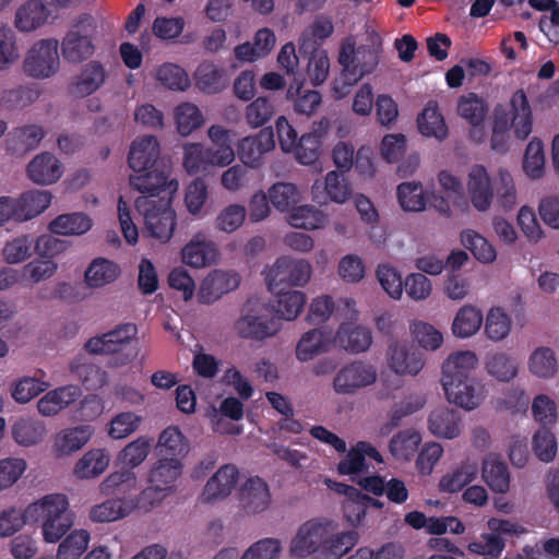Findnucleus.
<instances>
[{
	"mask_svg": "<svg viewBox=\"0 0 559 559\" xmlns=\"http://www.w3.org/2000/svg\"><path fill=\"white\" fill-rule=\"evenodd\" d=\"M151 449V440L146 437H140L128 443L119 453L118 460L128 469L139 466L148 455Z\"/></svg>",
	"mask_w": 559,
	"mask_h": 559,
	"instance_id": "obj_59",
	"label": "nucleus"
},
{
	"mask_svg": "<svg viewBox=\"0 0 559 559\" xmlns=\"http://www.w3.org/2000/svg\"><path fill=\"white\" fill-rule=\"evenodd\" d=\"M512 118L503 106H497L493 114L492 132L506 133L513 128L518 139L525 140L532 132L533 116L523 88L515 91L510 99Z\"/></svg>",
	"mask_w": 559,
	"mask_h": 559,
	"instance_id": "obj_8",
	"label": "nucleus"
},
{
	"mask_svg": "<svg viewBox=\"0 0 559 559\" xmlns=\"http://www.w3.org/2000/svg\"><path fill=\"white\" fill-rule=\"evenodd\" d=\"M468 193L472 204L478 211H486L492 200V188L486 168L481 165H474L468 174Z\"/></svg>",
	"mask_w": 559,
	"mask_h": 559,
	"instance_id": "obj_25",
	"label": "nucleus"
},
{
	"mask_svg": "<svg viewBox=\"0 0 559 559\" xmlns=\"http://www.w3.org/2000/svg\"><path fill=\"white\" fill-rule=\"evenodd\" d=\"M396 194L404 211L419 212L425 210L426 199L420 182H403L397 186Z\"/></svg>",
	"mask_w": 559,
	"mask_h": 559,
	"instance_id": "obj_51",
	"label": "nucleus"
},
{
	"mask_svg": "<svg viewBox=\"0 0 559 559\" xmlns=\"http://www.w3.org/2000/svg\"><path fill=\"white\" fill-rule=\"evenodd\" d=\"M275 147L272 128H262L257 134L241 139L237 144V154L243 165L259 168L263 165L264 155Z\"/></svg>",
	"mask_w": 559,
	"mask_h": 559,
	"instance_id": "obj_13",
	"label": "nucleus"
},
{
	"mask_svg": "<svg viewBox=\"0 0 559 559\" xmlns=\"http://www.w3.org/2000/svg\"><path fill=\"white\" fill-rule=\"evenodd\" d=\"M418 129L426 136L443 140L448 135V128L443 116L439 112L437 104L429 103L417 118Z\"/></svg>",
	"mask_w": 559,
	"mask_h": 559,
	"instance_id": "obj_38",
	"label": "nucleus"
},
{
	"mask_svg": "<svg viewBox=\"0 0 559 559\" xmlns=\"http://www.w3.org/2000/svg\"><path fill=\"white\" fill-rule=\"evenodd\" d=\"M307 34L301 35L300 50H311L308 59L307 73L313 86L322 84L329 74L330 60L325 50L317 49L306 40Z\"/></svg>",
	"mask_w": 559,
	"mask_h": 559,
	"instance_id": "obj_36",
	"label": "nucleus"
},
{
	"mask_svg": "<svg viewBox=\"0 0 559 559\" xmlns=\"http://www.w3.org/2000/svg\"><path fill=\"white\" fill-rule=\"evenodd\" d=\"M377 380L376 368L361 360L345 365L333 380V389L338 394H354L357 390L373 384Z\"/></svg>",
	"mask_w": 559,
	"mask_h": 559,
	"instance_id": "obj_11",
	"label": "nucleus"
},
{
	"mask_svg": "<svg viewBox=\"0 0 559 559\" xmlns=\"http://www.w3.org/2000/svg\"><path fill=\"white\" fill-rule=\"evenodd\" d=\"M210 165V150L200 143L185 145L183 166L188 174L205 173Z\"/></svg>",
	"mask_w": 559,
	"mask_h": 559,
	"instance_id": "obj_55",
	"label": "nucleus"
},
{
	"mask_svg": "<svg viewBox=\"0 0 559 559\" xmlns=\"http://www.w3.org/2000/svg\"><path fill=\"white\" fill-rule=\"evenodd\" d=\"M428 426L432 435L439 438L453 439L460 433V416L453 409L439 407L430 413Z\"/></svg>",
	"mask_w": 559,
	"mask_h": 559,
	"instance_id": "obj_33",
	"label": "nucleus"
},
{
	"mask_svg": "<svg viewBox=\"0 0 559 559\" xmlns=\"http://www.w3.org/2000/svg\"><path fill=\"white\" fill-rule=\"evenodd\" d=\"M50 10L43 0H26L14 13V27L24 34H29L46 25Z\"/></svg>",
	"mask_w": 559,
	"mask_h": 559,
	"instance_id": "obj_17",
	"label": "nucleus"
},
{
	"mask_svg": "<svg viewBox=\"0 0 559 559\" xmlns=\"http://www.w3.org/2000/svg\"><path fill=\"white\" fill-rule=\"evenodd\" d=\"M171 160H163L158 166L152 167L148 170L130 175V186L140 192L141 197H147L151 200H155L157 197L158 199L165 197L170 200L179 188L178 181L171 178Z\"/></svg>",
	"mask_w": 559,
	"mask_h": 559,
	"instance_id": "obj_7",
	"label": "nucleus"
},
{
	"mask_svg": "<svg viewBox=\"0 0 559 559\" xmlns=\"http://www.w3.org/2000/svg\"><path fill=\"white\" fill-rule=\"evenodd\" d=\"M155 78L163 86L173 91H185L189 86L187 73L174 63H164L157 67Z\"/></svg>",
	"mask_w": 559,
	"mask_h": 559,
	"instance_id": "obj_56",
	"label": "nucleus"
},
{
	"mask_svg": "<svg viewBox=\"0 0 559 559\" xmlns=\"http://www.w3.org/2000/svg\"><path fill=\"white\" fill-rule=\"evenodd\" d=\"M275 115V105L270 97L260 96L247 105L245 119L250 128L264 127Z\"/></svg>",
	"mask_w": 559,
	"mask_h": 559,
	"instance_id": "obj_44",
	"label": "nucleus"
},
{
	"mask_svg": "<svg viewBox=\"0 0 559 559\" xmlns=\"http://www.w3.org/2000/svg\"><path fill=\"white\" fill-rule=\"evenodd\" d=\"M511 330V319L501 308L489 310L485 324V333L492 341H501Z\"/></svg>",
	"mask_w": 559,
	"mask_h": 559,
	"instance_id": "obj_64",
	"label": "nucleus"
},
{
	"mask_svg": "<svg viewBox=\"0 0 559 559\" xmlns=\"http://www.w3.org/2000/svg\"><path fill=\"white\" fill-rule=\"evenodd\" d=\"M287 97L293 98L295 111L302 115H311L321 104V95L313 90H305L302 84L293 85L287 90Z\"/></svg>",
	"mask_w": 559,
	"mask_h": 559,
	"instance_id": "obj_57",
	"label": "nucleus"
},
{
	"mask_svg": "<svg viewBox=\"0 0 559 559\" xmlns=\"http://www.w3.org/2000/svg\"><path fill=\"white\" fill-rule=\"evenodd\" d=\"M238 468L233 464L222 466L212 475V500L230 495L238 480Z\"/></svg>",
	"mask_w": 559,
	"mask_h": 559,
	"instance_id": "obj_54",
	"label": "nucleus"
},
{
	"mask_svg": "<svg viewBox=\"0 0 559 559\" xmlns=\"http://www.w3.org/2000/svg\"><path fill=\"white\" fill-rule=\"evenodd\" d=\"M109 75L99 60H88L69 83V93L78 98L87 97L100 90Z\"/></svg>",
	"mask_w": 559,
	"mask_h": 559,
	"instance_id": "obj_14",
	"label": "nucleus"
},
{
	"mask_svg": "<svg viewBox=\"0 0 559 559\" xmlns=\"http://www.w3.org/2000/svg\"><path fill=\"white\" fill-rule=\"evenodd\" d=\"M120 275V267L105 258L94 259L84 273V283L88 288L98 289L112 284Z\"/></svg>",
	"mask_w": 559,
	"mask_h": 559,
	"instance_id": "obj_30",
	"label": "nucleus"
},
{
	"mask_svg": "<svg viewBox=\"0 0 559 559\" xmlns=\"http://www.w3.org/2000/svg\"><path fill=\"white\" fill-rule=\"evenodd\" d=\"M296 148L293 150L296 159L302 165L316 163L320 156L321 136L316 132L302 134Z\"/></svg>",
	"mask_w": 559,
	"mask_h": 559,
	"instance_id": "obj_58",
	"label": "nucleus"
},
{
	"mask_svg": "<svg viewBox=\"0 0 559 559\" xmlns=\"http://www.w3.org/2000/svg\"><path fill=\"white\" fill-rule=\"evenodd\" d=\"M544 165L545 156L543 142L534 138L526 146L523 169L528 177L537 179L543 176Z\"/></svg>",
	"mask_w": 559,
	"mask_h": 559,
	"instance_id": "obj_60",
	"label": "nucleus"
},
{
	"mask_svg": "<svg viewBox=\"0 0 559 559\" xmlns=\"http://www.w3.org/2000/svg\"><path fill=\"white\" fill-rule=\"evenodd\" d=\"M138 477L131 469L115 471L107 475L99 484L98 490L102 496L110 497L117 492L131 491L136 488Z\"/></svg>",
	"mask_w": 559,
	"mask_h": 559,
	"instance_id": "obj_42",
	"label": "nucleus"
},
{
	"mask_svg": "<svg viewBox=\"0 0 559 559\" xmlns=\"http://www.w3.org/2000/svg\"><path fill=\"white\" fill-rule=\"evenodd\" d=\"M478 474L475 464L463 463L452 473L443 475L439 481V489L443 492L454 493L461 491L466 485L472 483Z\"/></svg>",
	"mask_w": 559,
	"mask_h": 559,
	"instance_id": "obj_41",
	"label": "nucleus"
},
{
	"mask_svg": "<svg viewBox=\"0 0 559 559\" xmlns=\"http://www.w3.org/2000/svg\"><path fill=\"white\" fill-rule=\"evenodd\" d=\"M269 199L276 210L292 212L299 202V192L294 183L276 182L269 189Z\"/></svg>",
	"mask_w": 559,
	"mask_h": 559,
	"instance_id": "obj_48",
	"label": "nucleus"
},
{
	"mask_svg": "<svg viewBox=\"0 0 559 559\" xmlns=\"http://www.w3.org/2000/svg\"><path fill=\"white\" fill-rule=\"evenodd\" d=\"M481 475L489 488L498 493H506L510 488L508 465L497 455L489 454L483 462Z\"/></svg>",
	"mask_w": 559,
	"mask_h": 559,
	"instance_id": "obj_32",
	"label": "nucleus"
},
{
	"mask_svg": "<svg viewBox=\"0 0 559 559\" xmlns=\"http://www.w3.org/2000/svg\"><path fill=\"white\" fill-rule=\"evenodd\" d=\"M157 448L162 457H177L180 460L188 453V443L181 431L169 426L162 431L158 438Z\"/></svg>",
	"mask_w": 559,
	"mask_h": 559,
	"instance_id": "obj_39",
	"label": "nucleus"
},
{
	"mask_svg": "<svg viewBox=\"0 0 559 559\" xmlns=\"http://www.w3.org/2000/svg\"><path fill=\"white\" fill-rule=\"evenodd\" d=\"M136 335L138 326L134 323H122L106 333L91 337L85 343V349L93 355L109 356V367H123L138 356V350L132 346Z\"/></svg>",
	"mask_w": 559,
	"mask_h": 559,
	"instance_id": "obj_3",
	"label": "nucleus"
},
{
	"mask_svg": "<svg viewBox=\"0 0 559 559\" xmlns=\"http://www.w3.org/2000/svg\"><path fill=\"white\" fill-rule=\"evenodd\" d=\"M29 523H41V535L46 543L55 544L73 526V514L69 511V500L62 493H51L31 503L25 509Z\"/></svg>",
	"mask_w": 559,
	"mask_h": 559,
	"instance_id": "obj_2",
	"label": "nucleus"
},
{
	"mask_svg": "<svg viewBox=\"0 0 559 559\" xmlns=\"http://www.w3.org/2000/svg\"><path fill=\"white\" fill-rule=\"evenodd\" d=\"M335 343L348 353L358 354L367 350L372 336L369 329L352 323H342L334 337Z\"/></svg>",
	"mask_w": 559,
	"mask_h": 559,
	"instance_id": "obj_29",
	"label": "nucleus"
},
{
	"mask_svg": "<svg viewBox=\"0 0 559 559\" xmlns=\"http://www.w3.org/2000/svg\"><path fill=\"white\" fill-rule=\"evenodd\" d=\"M311 193L318 203H325L328 199L336 203H344L350 194V188L343 175L330 171L326 174L324 182L317 180L313 183Z\"/></svg>",
	"mask_w": 559,
	"mask_h": 559,
	"instance_id": "obj_21",
	"label": "nucleus"
},
{
	"mask_svg": "<svg viewBox=\"0 0 559 559\" xmlns=\"http://www.w3.org/2000/svg\"><path fill=\"white\" fill-rule=\"evenodd\" d=\"M62 163L51 153L37 154L27 164V178L38 186H50L56 183L63 175Z\"/></svg>",
	"mask_w": 559,
	"mask_h": 559,
	"instance_id": "obj_16",
	"label": "nucleus"
},
{
	"mask_svg": "<svg viewBox=\"0 0 559 559\" xmlns=\"http://www.w3.org/2000/svg\"><path fill=\"white\" fill-rule=\"evenodd\" d=\"M235 159V150L229 130L212 124V166H227Z\"/></svg>",
	"mask_w": 559,
	"mask_h": 559,
	"instance_id": "obj_37",
	"label": "nucleus"
},
{
	"mask_svg": "<svg viewBox=\"0 0 559 559\" xmlns=\"http://www.w3.org/2000/svg\"><path fill=\"white\" fill-rule=\"evenodd\" d=\"M461 242L479 262L490 263L497 257L493 246L475 230H463L461 233Z\"/></svg>",
	"mask_w": 559,
	"mask_h": 559,
	"instance_id": "obj_45",
	"label": "nucleus"
},
{
	"mask_svg": "<svg viewBox=\"0 0 559 559\" xmlns=\"http://www.w3.org/2000/svg\"><path fill=\"white\" fill-rule=\"evenodd\" d=\"M82 395V391L78 385H63L55 390L48 391L37 402L39 414L51 417L70 406Z\"/></svg>",
	"mask_w": 559,
	"mask_h": 559,
	"instance_id": "obj_20",
	"label": "nucleus"
},
{
	"mask_svg": "<svg viewBox=\"0 0 559 559\" xmlns=\"http://www.w3.org/2000/svg\"><path fill=\"white\" fill-rule=\"evenodd\" d=\"M134 504L127 497L107 499L94 504L88 511V519L94 523H111L129 516Z\"/></svg>",
	"mask_w": 559,
	"mask_h": 559,
	"instance_id": "obj_24",
	"label": "nucleus"
},
{
	"mask_svg": "<svg viewBox=\"0 0 559 559\" xmlns=\"http://www.w3.org/2000/svg\"><path fill=\"white\" fill-rule=\"evenodd\" d=\"M97 23L91 14L75 17L61 41V57L68 64L78 66L92 59L96 52Z\"/></svg>",
	"mask_w": 559,
	"mask_h": 559,
	"instance_id": "obj_4",
	"label": "nucleus"
},
{
	"mask_svg": "<svg viewBox=\"0 0 559 559\" xmlns=\"http://www.w3.org/2000/svg\"><path fill=\"white\" fill-rule=\"evenodd\" d=\"M486 368L488 373L499 381H509L518 373L516 364L504 353L488 356Z\"/></svg>",
	"mask_w": 559,
	"mask_h": 559,
	"instance_id": "obj_63",
	"label": "nucleus"
},
{
	"mask_svg": "<svg viewBox=\"0 0 559 559\" xmlns=\"http://www.w3.org/2000/svg\"><path fill=\"white\" fill-rule=\"evenodd\" d=\"M52 193L48 190H28L14 199L16 222L23 223L44 213L51 204Z\"/></svg>",
	"mask_w": 559,
	"mask_h": 559,
	"instance_id": "obj_19",
	"label": "nucleus"
},
{
	"mask_svg": "<svg viewBox=\"0 0 559 559\" xmlns=\"http://www.w3.org/2000/svg\"><path fill=\"white\" fill-rule=\"evenodd\" d=\"M27 468V462L22 457H5L0 460V492L11 488L19 481Z\"/></svg>",
	"mask_w": 559,
	"mask_h": 559,
	"instance_id": "obj_62",
	"label": "nucleus"
},
{
	"mask_svg": "<svg viewBox=\"0 0 559 559\" xmlns=\"http://www.w3.org/2000/svg\"><path fill=\"white\" fill-rule=\"evenodd\" d=\"M380 47L370 45L355 47L354 43L343 44L338 53V63L342 71L333 80V96L336 99L346 97L354 85L377 69L380 62Z\"/></svg>",
	"mask_w": 559,
	"mask_h": 559,
	"instance_id": "obj_1",
	"label": "nucleus"
},
{
	"mask_svg": "<svg viewBox=\"0 0 559 559\" xmlns=\"http://www.w3.org/2000/svg\"><path fill=\"white\" fill-rule=\"evenodd\" d=\"M528 366L531 372L539 378L552 377L558 367L556 354L549 347H538L532 353Z\"/></svg>",
	"mask_w": 559,
	"mask_h": 559,
	"instance_id": "obj_53",
	"label": "nucleus"
},
{
	"mask_svg": "<svg viewBox=\"0 0 559 559\" xmlns=\"http://www.w3.org/2000/svg\"><path fill=\"white\" fill-rule=\"evenodd\" d=\"M93 428L81 425L60 430L53 437L52 452L56 457L69 456L81 450L92 438Z\"/></svg>",
	"mask_w": 559,
	"mask_h": 559,
	"instance_id": "obj_18",
	"label": "nucleus"
},
{
	"mask_svg": "<svg viewBox=\"0 0 559 559\" xmlns=\"http://www.w3.org/2000/svg\"><path fill=\"white\" fill-rule=\"evenodd\" d=\"M70 370L85 384L88 390H97L107 383V373L94 364L81 362L75 359L70 364Z\"/></svg>",
	"mask_w": 559,
	"mask_h": 559,
	"instance_id": "obj_50",
	"label": "nucleus"
},
{
	"mask_svg": "<svg viewBox=\"0 0 559 559\" xmlns=\"http://www.w3.org/2000/svg\"><path fill=\"white\" fill-rule=\"evenodd\" d=\"M276 305L274 307L280 319L295 320L306 305V295L299 290L276 292Z\"/></svg>",
	"mask_w": 559,
	"mask_h": 559,
	"instance_id": "obj_40",
	"label": "nucleus"
},
{
	"mask_svg": "<svg viewBox=\"0 0 559 559\" xmlns=\"http://www.w3.org/2000/svg\"><path fill=\"white\" fill-rule=\"evenodd\" d=\"M388 364L397 374L416 376L424 367L421 353L399 343L390 346Z\"/></svg>",
	"mask_w": 559,
	"mask_h": 559,
	"instance_id": "obj_23",
	"label": "nucleus"
},
{
	"mask_svg": "<svg viewBox=\"0 0 559 559\" xmlns=\"http://www.w3.org/2000/svg\"><path fill=\"white\" fill-rule=\"evenodd\" d=\"M33 253L34 239L27 234L11 237L1 248L2 260L10 265L24 263Z\"/></svg>",
	"mask_w": 559,
	"mask_h": 559,
	"instance_id": "obj_35",
	"label": "nucleus"
},
{
	"mask_svg": "<svg viewBox=\"0 0 559 559\" xmlns=\"http://www.w3.org/2000/svg\"><path fill=\"white\" fill-rule=\"evenodd\" d=\"M181 473L182 464L179 459L160 457L154 463L148 473V483L173 495L175 492V483Z\"/></svg>",
	"mask_w": 559,
	"mask_h": 559,
	"instance_id": "obj_27",
	"label": "nucleus"
},
{
	"mask_svg": "<svg viewBox=\"0 0 559 559\" xmlns=\"http://www.w3.org/2000/svg\"><path fill=\"white\" fill-rule=\"evenodd\" d=\"M240 502L247 513L266 510L271 502L267 484L258 476L249 478L240 489Z\"/></svg>",
	"mask_w": 559,
	"mask_h": 559,
	"instance_id": "obj_22",
	"label": "nucleus"
},
{
	"mask_svg": "<svg viewBox=\"0 0 559 559\" xmlns=\"http://www.w3.org/2000/svg\"><path fill=\"white\" fill-rule=\"evenodd\" d=\"M483 313L473 306L462 307L452 323L453 334L465 338L474 335L481 326Z\"/></svg>",
	"mask_w": 559,
	"mask_h": 559,
	"instance_id": "obj_43",
	"label": "nucleus"
},
{
	"mask_svg": "<svg viewBox=\"0 0 559 559\" xmlns=\"http://www.w3.org/2000/svg\"><path fill=\"white\" fill-rule=\"evenodd\" d=\"M93 226L92 218L83 212H73L58 215L48 225L51 234L61 236H81Z\"/></svg>",
	"mask_w": 559,
	"mask_h": 559,
	"instance_id": "obj_31",
	"label": "nucleus"
},
{
	"mask_svg": "<svg viewBox=\"0 0 559 559\" xmlns=\"http://www.w3.org/2000/svg\"><path fill=\"white\" fill-rule=\"evenodd\" d=\"M163 160H171L162 154L158 139L151 134L136 136L130 144L128 164L133 173L148 170Z\"/></svg>",
	"mask_w": 559,
	"mask_h": 559,
	"instance_id": "obj_12",
	"label": "nucleus"
},
{
	"mask_svg": "<svg viewBox=\"0 0 559 559\" xmlns=\"http://www.w3.org/2000/svg\"><path fill=\"white\" fill-rule=\"evenodd\" d=\"M90 533L86 530L72 531L59 545L57 559H79L87 549Z\"/></svg>",
	"mask_w": 559,
	"mask_h": 559,
	"instance_id": "obj_47",
	"label": "nucleus"
},
{
	"mask_svg": "<svg viewBox=\"0 0 559 559\" xmlns=\"http://www.w3.org/2000/svg\"><path fill=\"white\" fill-rule=\"evenodd\" d=\"M13 440L21 447H34L44 441L47 428L43 420L31 416L17 418L11 427Z\"/></svg>",
	"mask_w": 559,
	"mask_h": 559,
	"instance_id": "obj_26",
	"label": "nucleus"
},
{
	"mask_svg": "<svg viewBox=\"0 0 559 559\" xmlns=\"http://www.w3.org/2000/svg\"><path fill=\"white\" fill-rule=\"evenodd\" d=\"M134 204L144 216V231L162 242L168 241L176 226V214L170 207L169 198L151 200L147 197H139Z\"/></svg>",
	"mask_w": 559,
	"mask_h": 559,
	"instance_id": "obj_6",
	"label": "nucleus"
},
{
	"mask_svg": "<svg viewBox=\"0 0 559 559\" xmlns=\"http://www.w3.org/2000/svg\"><path fill=\"white\" fill-rule=\"evenodd\" d=\"M20 59L15 31L9 24L0 25V71H7Z\"/></svg>",
	"mask_w": 559,
	"mask_h": 559,
	"instance_id": "obj_46",
	"label": "nucleus"
},
{
	"mask_svg": "<svg viewBox=\"0 0 559 559\" xmlns=\"http://www.w3.org/2000/svg\"><path fill=\"white\" fill-rule=\"evenodd\" d=\"M478 362L477 356L471 350L457 352L450 355L442 365V386L444 393H449L463 402L465 405H473V396L469 399L457 396L456 389L462 384V379L472 378L471 372L474 370ZM477 397L474 396L476 401Z\"/></svg>",
	"mask_w": 559,
	"mask_h": 559,
	"instance_id": "obj_9",
	"label": "nucleus"
},
{
	"mask_svg": "<svg viewBox=\"0 0 559 559\" xmlns=\"http://www.w3.org/2000/svg\"><path fill=\"white\" fill-rule=\"evenodd\" d=\"M332 522L329 521V533L322 546L320 559H340L346 555L358 542L356 531L333 534Z\"/></svg>",
	"mask_w": 559,
	"mask_h": 559,
	"instance_id": "obj_34",
	"label": "nucleus"
},
{
	"mask_svg": "<svg viewBox=\"0 0 559 559\" xmlns=\"http://www.w3.org/2000/svg\"><path fill=\"white\" fill-rule=\"evenodd\" d=\"M110 464V455L104 449H92L85 452L73 466V476L80 480L94 479L100 476Z\"/></svg>",
	"mask_w": 559,
	"mask_h": 559,
	"instance_id": "obj_28",
	"label": "nucleus"
},
{
	"mask_svg": "<svg viewBox=\"0 0 559 559\" xmlns=\"http://www.w3.org/2000/svg\"><path fill=\"white\" fill-rule=\"evenodd\" d=\"M289 224L300 229H317L322 227L326 222V215L312 206H296L288 216Z\"/></svg>",
	"mask_w": 559,
	"mask_h": 559,
	"instance_id": "obj_49",
	"label": "nucleus"
},
{
	"mask_svg": "<svg viewBox=\"0 0 559 559\" xmlns=\"http://www.w3.org/2000/svg\"><path fill=\"white\" fill-rule=\"evenodd\" d=\"M235 329L242 338L264 341L280 331L281 323L270 313H248L236 321Z\"/></svg>",
	"mask_w": 559,
	"mask_h": 559,
	"instance_id": "obj_15",
	"label": "nucleus"
},
{
	"mask_svg": "<svg viewBox=\"0 0 559 559\" xmlns=\"http://www.w3.org/2000/svg\"><path fill=\"white\" fill-rule=\"evenodd\" d=\"M328 533L329 521L310 520L305 522L292 539L290 554L298 558H307L316 554V559H320Z\"/></svg>",
	"mask_w": 559,
	"mask_h": 559,
	"instance_id": "obj_10",
	"label": "nucleus"
},
{
	"mask_svg": "<svg viewBox=\"0 0 559 559\" xmlns=\"http://www.w3.org/2000/svg\"><path fill=\"white\" fill-rule=\"evenodd\" d=\"M209 254V241L205 234H198L182 249V260L192 267H203L206 265Z\"/></svg>",
	"mask_w": 559,
	"mask_h": 559,
	"instance_id": "obj_61",
	"label": "nucleus"
},
{
	"mask_svg": "<svg viewBox=\"0 0 559 559\" xmlns=\"http://www.w3.org/2000/svg\"><path fill=\"white\" fill-rule=\"evenodd\" d=\"M59 70V40L52 37L36 40L27 49L22 61L23 73L35 80L50 79Z\"/></svg>",
	"mask_w": 559,
	"mask_h": 559,
	"instance_id": "obj_5",
	"label": "nucleus"
},
{
	"mask_svg": "<svg viewBox=\"0 0 559 559\" xmlns=\"http://www.w3.org/2000/svg\"><path fill=\"white\" fill-rule=\"evenodd\" d=\"M324 333L319 329L308 331L302 335L296 347V356L300 361H308L316 355L326 350Z\"/></svg>",
	"mask_w": 559,
	"mask_h": 559,
	"instance_id": "obj_52",
	"label": "nucleus"
}]
</instances>
